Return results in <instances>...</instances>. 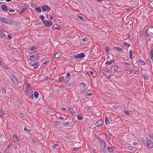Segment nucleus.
<instances>
[{
	"mask_svg": "<svg viewBox=\"0 0 153 153\" xmlns=\"http://www.w3.org/2000/svg\"><path fill=\"white\" fill-rule=\"evenodd\" d=\"M87 41V38H84L82 39V41L83 42H85Z\"/></svg>",
	"mask_w": 153,
	"mask_h": 153,
	"instance_id": "nucleus-42",
	"label": "nucleus"
},
{
	"mask_svg": "<svg viewBox=\"0 0 153 153\" xmlns=\"http://www.w3.org/2000/svg\"><path fill=\"white\" fill-rule=\"evenodd\" d=\"M49 62V61H45L44 63L43 64L44 65H46Z\"/></svg>",
	"mask_w": 153,
	"mask_h": 153,
	"instance_id": "nucleus-53",
	"label": "nucleus"
},
{
	"mask_svg": "<svg viewBox=\"0 0 153 153\" xmlns=\"http://www.w3.org/2000/svg\"><path fill=\"white\" fill-rule=\"evenodd\" d=\"M4 111L2 110H0V116H3L4 115Z\"/></svg>",
	"mask_w": 153,
	"mask_h": 153,
	"instance_id": "nucleus-31",
	"label": "nucleus"
},
{
	"mask_svg": "<svg viewBox=\"0 0 153 153\" xmlns=\"http://www.w3.org/2000/svg\"><path fill=\"white\" fill-rule=\"evenodd\" d=\"M150 54V57L153 59V48L151 49Z\"/></svg>",
	"mask_w": 153,
	"mask_h": 153,
	"instance_id": "nucleus-28",
	"label": "nucleus"
},
{
	"mask_svg": "<svg viewBox=\"0 0 153 153\" xmlns=\"http://www.w3.org/2000/svg\"><path fill=\"white\" fill-rule=\"evenodd\" d=\"M91 108V106H89L87 108V109L88 110H90Z\"/></svg>",
	"mask_w": 153,
	"mask_h": 153,
	"instance_id": "nucleus-61",
	"label": "nucleus"
},
{
	"mask_svg": "<svg viewBox=\"0 0 153 153\" xmlns=\"http://www.w3.org/2000/svg\"><path fill=\"white\" fill-rule=\"evenodd\" d=\"M26 94L29 98H31L32 97H33V91L32 90L30 89L29 90L27 91H26Z\"/></svg>",
	"mask_w": 153,
	"mask_h": 153,
	"instance_id": "nucleus-6",
	"label": "nucleus"
},
{
	"mask_svg": "<svg viewBox=\"0 0 153 153\" xmlns=\"http://www.w3.org/2000/svg\"><path fill=\"white\" fill-rule=\"evenodd\" d=\"M93 93H90L89 94H86V95L87 96H92L93 95Z\"/></svg>",
	"mask_w": 153,
	"mask_h": 153,
	"instance_id": "nucleus-50",
	"label": "nucleus"
},
{
	"mask_svg": "<svg viewBox=\"0 0 153 153\" xmlns=\"http://www.w3.org/2000/svg\"><path fill=\"white\" fill-rule=\"evenodd\" d=\"M53 27L55 29L58 30H60L61 28V27L60 26H58L57 25H54Z\"/></svg>",
	"mask_w": 153,
	"mask_h": 153,
	"instance_id": "nucleus-21",
	"label": "nucleus"
},
{
	"mask_svg": "<svg viewBox=\"0 0 153 153\" xmlns=\"http://www.w3.org/2000/svg\"><path fill=\"white\" fill-rule=\"evenodd\" d=\"M124 113L126 115H129L130 114L129 112L127 111H125Z\"/></svg>",
	"mask_w": 153,
	"mask_h": 153,
	"instance_id": "nucleus-44",
	"label": "nucleus"
},
{
	"mask_svg": "<svg viewBox=\"0 0 153 153\" xmlns=\"http://www.w3.org/2000/svg\"><path fill=\"white\" fill-rule=\"evenodd\" d=\"M36 10L37 12L38 13H40L41 12V9L39 7H37L36 8Z\"/></svg>",
	"mask_w": 153,
	"mask_h": 153,
	"instance_id": "nucleus-33",
	"label": "nucleus"
},
{
	"mask_svg": "<svg viewBox=\"0 0 153 153\" xmlns=\"http://www.w3.org/2000/svg\"><path fill=\"white\" fill-rule=\"evenodd\" d=\"M2 7V9L3 10H4L5 11H7V7L5 5H2L1 6Z\"/></svg>",
	"mask_w": 153,
	"mask_h": 153,
	"instance_id": "nucleus-23",
	"label": "nucleus"
},
{
	"mask_svg": "<svg viewBox=\"0 0 153 153\" xmlns=\"http://www.w3.org/2000/svg\"><path fill=\"white\" fill-rule=\"evenodd\" d=\"M24 130L25 131H27L28 132H31V131L29 129H27V128H25L24 129Z\"/></svg>",
	"mask_w": 153,
	"mask_h": 153,
	"instance_id": "nucleus-40",
	"label": "nucleus"
},
{
	"mask_svg": "<svg viewBox=\"0 0 153 153\" xmlns=\"http://www.w3.org/2000/svg\"><path fill=\"white\" fill-rule=\"evenodd\" d=\"M76 117H77L78 119L79 120H81L83 118L82 117V116L80 115L79 114H78L76 115Z\"/></svg>",
	"mask_w": 153,
	"mask_h": 153,
	"instance_id": "nucleus-30",
	"label": "nucleus"
},
{
	"mask_svg": "<svg viewBox=\"0 0 153 153\" xmlns=\"http://www.w3.org/2000/svg\"><path fill=\"white\" fill-rule=\"evenodd\" d=\"M9 11L10 12L13 13L15 11V10H10Z\"/></svg>",
	"mask_w": 153,
	"mask_h": 153,
	"instance_id": "nucleus-59",
	"label": "nucleus"
},
{
	"mask_svg": "<svg viewBox=\"0 0 153 153\" xmlns=\"http://www.w3.org/2000/svg\"><path fill=\"white\" fill-rule=\"evenodd\" d=\"M102 72L105 75L106 77L109 78L110 77L111 71L107 68L104 69L102 71Z\"/></svg>",
	"mask_w": 153,
	"mask_h": 153,
	"instance_id": "nucleus-2",
	"label": "nucleus"
},
{
	"mask_svg": "<svg viewBox=\"0 0 153 153\" xmlns=\"http://www.w3.org/2000/svg\"><path fill=\"white\" fill-rule=\"evenodd\" d=\"M39 57L38 56H35L33 55L30 56V59L31 60L34 61L36 59H38Z\"/></svg>",
	"mask_w": 153,
	"mask_h": 153,
	"instance_id": "nucleus-13",
	"label": "nucleus"
},
{
	"mask_svg": "<svg viewBox=\"0 0 153 153\" xmlns=\"http://www.w3.org/2000/svg\"><path fill=\"white\" fill-rule=\"evenodd\" d=\"M43 10L44 11H50L51 8H49V7L48 5H45L42 8Z\"/></svg>",
	"mask_w": 153,
	"mask_h": 153,
	"instance_id": "nucleus-8",
	"label": "nucleus"
},
{
	"mask_svg": "<svg viewBox=\"0 0 153 153\" xmlns=\"http://www.w3.org/2000/svg\"><path fill=\"white\" fill-rule=\"evenodd\" d=\"M10 78L13 82L15 85H19V82L16 78L13 75H10Z\"/></svg>",
	"mask_w": 153,
	"mask_h": 153,
	"instance_id": "nucleus-4",
	"label": "nucleus"
},
{
	"mask_svg": "<svg viewBox=\"0 0 153 153\" xmlns=\"http://www.w3.org/2000/svg\"><path fill=\"white\" fill-rule=\"evenodd\" d=\"M108 149L110 152H112L114 151L115 149V148L114 147H108Z\"/></svg>",
	"mask_w": 153,
	"mask_h": 153,
	"instance_id": "nucleus-29",
	"label": "nucleus"
},
{
	"mask_svg": "<svg viewBox=\"0 0 153 153\" xmlns=\"http://www.w3.org/2000/svg\"><path fill=\"white\" fill-rule=\"evenodd\" d=\"M114 59H112L109 62L107 61L106 62H105V64L106 65H111L114 62Z\"/></svg>",
	"mask_w": 153,
	"mask_h": 153,
	"instance_id": "nucleus-20",
	"label": "nucleus"
},
{
	"mask_svg": "<svg viewBox=\"0 0 153 153\" xmlns=\"http://www.w3.org/2000/svg\"><path fill=\"white\" fill-rule=\"evenodd\" d=\"M42 21L43 23L47 27H49L50 26L52 25L53 24L52 22L50 21H48L47 20H42Z\"/></svg>",
	"mask_w": 153,
	"mask_h": 153,
	"instance_id": "nucleus-5",
	"label": "nucleus"
},
{
	"mask_svg": "<svg viewBox=\"0 0 153 153\" xmlns=\"http://www.w3.org/2000/svg\"><path fill=\"white\" fill-rule=\"evenodd\" d=\"M106 134V135L109 138V139L111 138V136L112 135L111 134H110L108 132H107Z\"/></svg>",
	"mask_w": 153,
	"mask_h": 153,
	"instance_id": "nucleus-34",
	"label": "nucleus"
},
{
	"mask_svg": "<svg viewBox=\"0 0 153 153\" xmlns=\"http://www.w3.org/2000/svg\"><path fill=\"white\" fill-rule=\"evenodd\" d=\"M0 65L3 66H4L5 65V64L3 62H1V61H0Z\"/></svg>",
	"mask_w": 153,
	"mask_h": 153,
	"instance_id": "nucleus-46",
	"label": "nucleus"
},
{
	"mask_svg": "<svg viewBox=\"0 0 153 153\" xmlns=\"http://www.w3.org/2000/svg\"><path fill=\"white\" fill-rule=\"evenodd\" d=\"M62 110H63V111H65V110H66V108H65V107H63L62 108Z\"/></svg>",
	"mask_w": 153,
	"mask_h": 153,
	"instance_id": "nucleus-63",
	"label": "nucleus"
},
{
	"mask_svg": "<svg viewBox=\"0 0 153 153\" xmlns=\"http://www.w3.org/2000/svg\"><path fill=\"white\" fill-rule=\"evenodd\" d=\"M133 54V51H130L129 52V56H132Z\"/></svg>",
	"mask_w": 153,
	"mask_h": 153,
	"instance_id": "nucleus-48",
	"label": "nucleus"
},
{
	"mask_svg": "<svg viewBox=\"0 0 153 153\" xmlns=\"http://www.w3.org/2000/svg\"><path fill=\"white\" fill-rule=\"evenodd\" d=\"M114 70L115 71H117L118 70V68L117 66H115L114 68Z\"/></svg>",
	"mask_w": 153,
	"mask_h": 153,
	"instance_id": "nucleus-45",
	"label": "nucleus"
},
{
	"mask_svg": "<svg viewBox=\"0 0 153 153\" xmlns=\"http://www.w3.org/2000/svg\"><path fill=\"white\" fill-rule=\"evenodd\" d=\"M102 124V121H100L95 124V126L97 127L100 126Z\"/></svg>",
	"mask_w": 153,
	"mask_h": 153,
	"instance_id": "nucleus-15",
	"label": "nucleus"
},
{
	"mask_svg": "<svg viewBox=\"0 0 153 153\" xmlns=\"http://www.w3.org/2000/svg\"><path fill=\"white\" fill-rule=\"evenodd\" d=\"M148 61L150 63H151L153 61V59L150 57V58H149Z\"/></svg>",
	"mask_w": 153,
	"mask_h": 153,
	"instance_id": "nucleus-38",
	"label": "nucleus"
},
{
	"mask_svg": "<svg viewBox=\"0 0 153 153\" xmlns=\"http://www.w3.org/2000/svg\"><path fill=\"white\" fill-rule=\"evenodd\" d=\"M139 63L140 65H144L146 64V63L145 62L141 60H139Z\"/></svg>",
	"mask_w": 153,
	"mask_h": 153,
	"instance_id": "nucleus-22",
	"label": "nucleus"
},
{
	"mask_svg": "<svg viewBox=\"0 0 153 153\" xmlns=\"http://www.w3.org/2000/svg\"><path fill=\"white\" fill-rule=\"evenodd\" d=\"M54 17H53L52 16H50V19H53V18Z\"/></svg>",
	"mask_w": 153,
	"mask_h": 153,
	"instance_id": "nucleus-64",
	"label": "nucleus"
},
{
	"mask_svg": "<svg viewBox=\"0 0 153 153\" xmlns=\"http://www.w3.org/2000/svg\"><path fill=\"white\" fill-rule=\"evenodd\" d=\"M78 18H79L80 19H81L82 20H84L82 16H78Z\"/></svg>",
	"mask_w": 153,
	"mask_h": 153,
	"instance_id": "nucleus-55",
	"label": "nucleus"
},
{
	"mask_svg": "<svg viewBox=\"0 0 153 153\" xmlns=\"http://www.w3.org/2000/svg\"><path fill=\"white\" fill-rule=\"evenodd\" d=\"M66 76L67 77H69L70 76V74L69 73H67L66 74Z\"/></svg>",
	"mask_w": 153,
	"mask_h": 153,
	"instance_id": "nucleus-60",
	"label": "nucleus"
},
{
	"mask_svg": "<svg viewBox=\"0 0 153 153\" xmlns=\"http://www.w3.org/2000/svg\"><path fill=\"white\" fill-rule=\"evenodd\" d=\"M1 35L4 36H6V34H7V32L3 30H1Z\"/></svg>",
	"mask_w": 153,
	"mask_h": 153,
	"instance_id": "nucleus-19",
	"label": "nucleus"
},
{
	"mask_svg": "<svg viewBox=\"0 0 153 153\" xmlns=\"http://www.w3.org/2000/svg\"><path fill=\"white\" fill-rule=\"evenodd\" d=\"M126 10H127L128 11H131L133 10V9L132 8H129L126 9Z\"/></svg>",
	"mask_w": 153,
	"mask_h": 153,
	"instance_id": "nucleus-57",
	"label": "nucleus"
},
{
	"mask_svg": "<svg viewBox=\"0 0 153 153\" xmlns=\"http://www.w3.org/2000/svg\"><path fill=\"white\" fill-rule=\"evenodd\" d=\"M61 53L60 52H58L56 53L55 56L54 58L55 59H58L59 58L60 56H61Z\"/></svg>",
	"mask_w": 153,
	"mask_h": 153,
	"instance_id": "nucleus-16",
	"label": "nucleus"
},
{
	"mask_svg": "<svg viewBox=\"0 0 153 153\" xmlns=\"http://www.w3.org/2000/svg\"><path fill=\"white\" fill-rule=\"evenodd\" d=\"M40 18L42 20H43L45 19V17L43 15H41L40 16Z\"/></svg>",
	"mask_w": 153,
	"mask_h": 153,
	"instance_id": "nucleus-51",
	"label": "nucleus"
},
{
	"mask_svg": "<svg viewBox=\"0 0 153 153\" xmlns=\"http://www.w3.org/2000/svg\"><path fill=\"white\" fill-rule=\"evenodd\" d=\"M133 144L134 145H136L137 144V143L136 142H134Z\"/></svg>",
	"mask_w": 153,
	"mask_h": 153,
	"instance_id": "nucleus-62",
	"label": "nucleus"
},
{
	"mask_svg": "<svg viewBox=\"0 0 153 153\" xmlns=\"http://www.w3.org/2000/svg\"><path fill=\"white\" fill-rule=\"evenodd\" d=\"M132 148L131 146H128L127 147V149L129 150H132Z\"/></svg>",
	"mask_w": 153,
	"mask_h": 153,
	"instance_id": "nucleus-47",
	"label": "nucleus"
},
{
	"mask_svg": "<svg viewBox=\"0 0 153 153\" xmlns=\"http://www.w3.org/2000/svg\"><path fill=\"white\" fill-rule=\"evenodd\" d=\"M124 45L125 46H127L128 47L130 46V45L127 42L125 43Z\"/></svg>",
	"mask_w": 153,
	"mask_h": 153,
	"instance_id": "nucleus-52",
	"label": "nucleus"
},
{
	"mask_svg": "<svg viewBox=\"0 0 153 153\" xmlns=\"http://www.w3.org/2000/svg\"><path fill=\"white\" fill-rule=\"evenodd\" d=\"M58 145V144H56L54 145H52L51 146V148L53 149H55L56 148V147Z\"/></svg>",
	"mask_w": 153,
	"mask_h": 153,
	"instance_id": "nucleus-35",
	"label": "nucleus"
},
{
	"mask_svg": "<svg viewBox=\"0 0 153 153\" xmlns=\"http://www.w3.org/2000/svg\"><path fill=\"white\" fill-rule=\"evenodd\" d=\"M36 49V48L34 46H33V47H31V48H30V50L31 51H33L34 50Z\"/></svg>",
	"mask_w": 153,
	"mask_h": 153,
	"instance_id": "nucleus-39",
	"label": "nucleus"
},
{
	"mask_svg": "<svg viewBox=\"0 0 153 153\" xmlns=\"http://www.w3.org/2000/svg\"><path fill=\"white\" fill-rule=\"evenodd\" d=\"M69 110L73 114V112H74V111L71 108H69Z\"/></svg>",
	"mask_w": 153,
	"mask_h": 153,
	"instance_id": "nucleus-54",
	"label": "nucleus"
},
{
	"mask_svg": "<svg viewBox=\"0 0 153 153\" xmlns=\"http://www.w3.org/2000/svg\"><path fill=\"white\" fill-rule=\"evenodd\" d=\"M105 49L106 50V52L107 53H108L110 51V49L109 47L106 46L105 47Z\"/></svg>",
	"mask_w": 153,
	"mask_h": 153,
	"instance_id": "nucleus-37",
	"label": "nucleus"
},
{
	"mask_svg": "<svg viewBox=\"0 0 153 153\" xmlns=\"http://www.w3.org/2000/svg\"><path fill=\"white\" fill-rule=\"evenodd\" d=\"M70 124V122H66L65 124V126H67Z\"/></svg>",
	"mask_w": 153,
	"mask_h": 153,
	"instance_id": "nucleus-49",
	"label": "nucleus"
},
{
	"mask_svg": "<svg viewBox=\"0 0 153 153\" xmlns=\"http://www.w3.org/2000/svg\"><path fill=\"white\" fill-rule=\"evenodd\" d=\"M144 78L145 79L147 80L149 79L148 76L147 75L144 76Z\"/></svg>",
	"mask_w": 153,
	"mask_h": 153,
	"instance_id": "nucleus-43",
	"label": "nucleus"
},
{
	"mask_svg": "<svg viewBox=\"0 0 153 153\" xmlns=\"http://www.w3.org/2000/svg\"><path fill=\"white\" fill-rule=\"evenodd\" d=\"M80 87L81 89V93L83 94L88 89V84H85L84 82H82L80 84Z\"/></svg>",
	"mask_w": 153,
	"mask_h": 153,
	"instance_id": "nucleus-1",
	"label": "nucleus"
},
{
	"mask_svg": "<svg viewBox=\"0 0 153 153\" xmlns=\"http://www.w3.org/2000/svg\"><path fill=\"white\" fill-rule=\"evenodd\" d=\"M101 148L103 149V150L104 152H106V149H105V143L104 142H102L101 143Z\"/></svg>",
	"mask_w": 153,
	"mask_h": 153,
	"instance_id": "nucleus-14",
	"label": "nucleus"
},
{
	"mask_svg": "<svg viewBox=\"0 0 153 153\" xmlns=\"http://www.w3.org/2000/svg\"><path fill=\"white\" fill-rule=\"evenodd\" d=\"M148 143L147 145V147L150 148H152L153 147V143L149 140H147Z\"/></svg>",
	"mask_w": 153,
	"mask_h": 153,
	"instance_id": "nucleus-10",
	"label": "nucleus"
},
{
	"mask_svg": "<svg viewBox=\"0 0 153 153\" xmlns=\"http://www.w3.org/2000/svg\"><path fill=\"white\" fill-rule=\"evenodd\" d=\"M71 80H68L65 82V85L68 86H69L71 85Z\"/></svg>",
	"mask_w": 153,
	"mask_h": 153,
	"instance_id": "nucleus-17",
	"label": "nucleus"
},
{
	"mask_svg": "<svg viewBox=\"0 0 153 153\" xmlns=\"http://www.w3.org/2000/svg\"><path fill=\"white\" fill-rule=\"evenodd\" d=\"M13 144L11 143H10L8 145V146L6 147L5 148V151H7L8 149L11 146L13 145Z\"/></svg>",
	"mask_w": 153,
	"mask_h": 153,
	"instance_id": "nucleus-25",
	"label": "nucleus"
},
{
	"mask_svg": "<svg viewBox=\"0 0 153 153\" xmlns=\"http://www.w3.org/2000/svg\"><path fill=\"white\" fill-rule=\"evenodd\" d=\"M27 7L26 6L21 7L19 10V13H22L27 9Z\"/></svg>",
	"mask_w": 153,
	"mask_h": 153,
	"instance_id": "nucleus-9",
	"label": "nucleus"
},
{
	"mask_svg": "<svg viewBox=\"0 0 153 153\" xmlns=\"http://www.w3.org/2000/svg\"><path fill=\"white\" fill-rule=\"evenodd\" d=\"M64 77L63 76L60 77L59 78V81L60 82H62V81L63 80Z\"/></svg>",
	"mask_w": 153,
	"mask_h": 153,
	"instance_id": "nucleus-36",
	"label": "nucleus"
},
{
	"mask_svg": "<svg viewBox=\"0 0 153 153\" xmlns=\"http://www.w3.org/2000/svg\"><path fill=\"white\" fill-rule=\"evenodd\" d=\"M124 63L125 64H126V65H130V64L129 63H127L126 62H124Z\"/></svg>",
	"mask_w": 153,
	"mask_h": 153,
	"instance_id": "nucleus-56",
	"label": "nucleus"
},
{
	"mask_svg": "<svg viewBox=\"0 0 153 153\" xmlns=\"http://www.w3.org/2000/svg\"><path fill=\"white\" fill-rule=\"evenodd\" d=\"M0 20L3 23H5L7 24H9L11 22V20L6 18H4L2 17H0Z\"/></svg>",
	"mask_w": 153,
	"mask_h": 153,
	"instance_id": "nucleus-3",
	"label": "nucleus"
},
{
	"mask_svg": "<svg viewBox=\"0 0 153 153\" xmlns=\"http://www.w3.org/2000/svg\"><path fill=\"white\" fill-rule=\"evenodd\" d=\"M13 138L15 141H19L20 140V137L16 134H13L12 136Z\"/></svg>",
	"mask_w": 153,
	"mask_h": 153,
	"instance_id": "nucleus-12",
	"label": "nucleus"
},
{
	"mask_svg": "<svg viewBox=\"0 0 153 153\" xmlns=\"http://www.w3.org/2000/svg\"><path fill=\"white\" fill-rule=\"evenodd\" d=\"M146 40H147L149 41H151V37L150 35H149L148 33H147L146 35Z\"/></svg>",
	"mask_w": 153,
	"mask_h": 153,
	"instance_id": "nucleus-24",
	"label": "nucleus"
},
{
	"mask_svg": "<svg viewBox=\"0 0 153 153\" xmlns=\"http://www.w3.org/2000/svg\"><path fill=\"white\" fill-rule=\"evenodd\" d=\"M8 37L9 39H12V37L10 35H8Z\"/></svg>",
	"mask_w": 153,
	"mask_h": 153,
	"instance_id": "nucleus-58",
	"label": "nucleus"
},
{
	"mask_svg": "<svg viewBox=\"0 0 153 153\" xmlns=\"http://www.w3.org/2000/svg\"><path fill=\"white\" fill-rule=\"evenodd\" d=\"M114 48L119 51L122 52L123 51V49L122 48L120 47H115Z\"/></svg>",
	"mask_w": 153,
	"mask_h": 153,
	"instance_id": "nucleus-18",
	"label": "nucleus"
},
{
	"mask_svg": "<svg viewBox=\"0 0 153 153\" xmlns=\"http://www.w3.org/2000/svg\"><path fill=\"white\" fill-rule=\"evenodd\" d=\"M105 122L107 124H108L109 123V121L108 119L107 116H105Z\"/></svg>",
	"mask_w": 153,
	"mask_h": 153,
	"instance_id": "nucleus-26",
	"label": "nucleus"
},
{
	"mask_svg": "<svg viewBox=\"0 0 153 153\" xmlns=\"http://www.w3.org/2000/svg\"><path fill=\"white\" fill-rule=\"evenodd\" d=\"M75 58L76 59H80L83 58L85 56V55L83 53H81L76 55L74 56Z\"/></svg>",
	"mask_w": 153,
	"mask_h": 153,
	"instance_id": "nucleus-7",
	"label": "nucleus"
},
{
	"mask_svg": "<svg viewBox=\"0 0 153 153\" xmlns=\"http://www.w3.org/2000/svg\"><path fill=\"white\" fill-rule=\"evenodd\" d=\"M97 139L99 140L101 143H102V142H104L103 140L100 137H98L97 138Z\"/></svg>",
	"mask_w": 153,
	"mask_h": 153,
	"instance_id": "nucleus-32",
	"label": "nucleus"
},
{
	"mask_svg": "<svg viewBox=\"0 0 153 153\" xmlns=\"http://www.w3.org/2000/svg\"><path fill=\"white\" fill-rule=\"evenodd\" d=\"M34 95L35 97L38 98L39 95V94L36 91H35L34 92Z\"/></svg>",
	"mask_w": 153,
	"mask_h": 153,
	"instance_id": "nucleus-27",
	"label": "nucleus"
},
{
	"mask_svg": "<svg viewBox=\"0 0 153 153\" xmlns=\"http://www.w3.org/2000/svg\"><path fill=\"white\" fill-rule=\"evenodd\" d=\"M6 92H7V91H6V89H5V88L2 89V92L3 94H6Z\"/></svg>",
	"mask_w": 153,
	"mask_h": 153,
	"instance_id": "nucleus-41",
	"label": "nucleus"
},
{
	"mask_svg": "<svg viewBox=\"0 0 153 153\" xmlns=\"http://www.w3.org/2000/svg\"><path fill=\"white\" fill-rule=\"evenodd\" d=\"M31 65L34 67L33 69L34 70L37 69L39 65V62L34 63L31 64Z\"/></svg>",
	"mask_w": 153,
	"mask_h": 153,
	"instance_id": "nucleus-11",
	"label": "nucleus"
}]
</instances>
